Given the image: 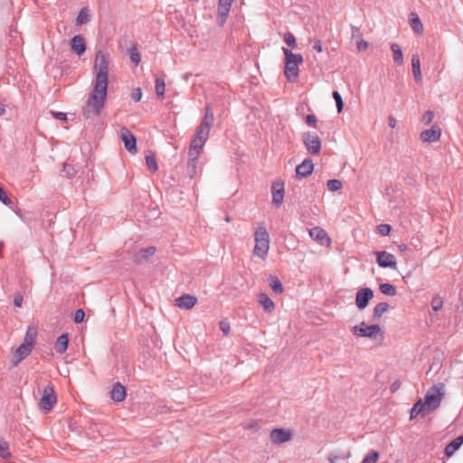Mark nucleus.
<instances>
[{"label": "nucleus", "mask_w": 463, "mask_h": 463, "mask_svg": "<svg viewBox=\"0 0 463 463\" xmlns=\"http://www.w3.org/2000/svg\"><path fill=\"white\" fill-rule=\"evenodd\" d=\"M391 50L393 54V61L397 65L403 63V53L399 44L392 43H391Z\"/></svg>", "instance_id": "c85d7f7f"}, {"label": "nucleus", "mask_w": 463, "mask_h": 463, "mask_svg": "<svg viewBox=\"0 0 463 463\" xmlns=\"http://www.w3.org/2000/svg\"><path fill=\"white\" fill-rule=\"evenodd\" d=\"M205 143L206 140H203L202 138L194 136L190 142V147L201 150Z\"/></svg>", "instance_id": "37998d69"}, {"label": "nucleus", "mask_w": 463, "mask_h": 463, "mask_svg": "<svg viewBox=\"0 0 463 463\" xmlns=\"http://www.w3.org/2000/svg\"><path fill=\"white\" fill-rule=\"evenodd\" d=\"M128 54L131 62L137 66L141 61V54L136 44L129 49Z\"/></svg>", "instance_id": "473e14b6"}, {"label": "nucleus", "mask_w": 463, "mask_h": 463, "mask_svg": "<svg viewBox=\"0 0 463 463\" xmlns=\"http://www.w3.org/2000/svg\"><path fill=\"white\" fill-rule=\"evenodd\" d=\"M400 386V383L398 382H394L392 385H391V392H394Z\"/></svg>", "instance_id": "69168bd1"}, {"label": "nucleus", "mask_w": 463, "mask_h": 463, "mask_svg": "<svg viewBox=\"0 0 463 463\" xmlns=\"http://www.w3.org/2000/svg\"><path fill=\"white\" fill-rule=\"evenodd\" d=\"M0 458L5 459L12 458L9 443L2 438H0Z\"/></svg>", "instance_id": "2f4dec72"}, {"label": "nucleus", "mask_w": 463, "mask_h": 463, "mask_svg": "<svg viewBox=\"0 0 463 463\" xmlns=\"http://www.w3.org/2000/svg\"><path fill=\"white\" fill-rule=\"evenodd\" d=\"M198 161L192 162L188 160L187 163V173L191 178H193L196 174Z\"/></svg>", "instance_id": "a18cd8bd"}, {"label": "nucleus", "mask_w": 463, "mask_h": 463, "mask_svg": "<svg viewBox=\"0 0 463 463\" xmlns=\"http://www.w3.org/2000/svg\"><path fill=\"white\" fill-rule=\"evenodd\" d=\"M380 454L376 450H372L371 452L367 453L361 463H376L379 459Z\"/></svg>", "instance_id": "4c0bfd02"}, {"label": "nucleus", "mask_w": 463, "mask_h": 463, "mask_svg": "<svg viewBox=\"0 0 463 463\" xmlns=\"http://www.w3.org/2000/svg\"><path fill=\"white\" fill-rule=\"evenodd\" d=\"M62 172H65L68 176H73L74 175V168L68 164L63 165Z\"/></svg>", "instance_id": "052dcab7"}, {"label": "nucleus", "mask_w": 463, "mask_h": 463, "mask_svg": "<svg viewBox=\"0 0 463 463\" xmlns=\"http://www.w3.org/2000/svg\"><path fill=\"white\" fill-rule=\"evenodd\" d=\"M23 300H24L23 295L21 293H17L14 298V307H21L22 304H23Z\"/></svg>", "instance_id": "13d9d810"}, {"label": "nucleus", "mask_w": 463, "mask_h": 463, "mask_svg": "<svg viewBox=\"0 0 463 463\" xmlns=\"http://www.w3.org/2000/svg\"><path fill=\"white\" fill-rule=\"evenodd\" d=\"M314 171V163L307 157L296 166V176L298 179L307 178Z\"/></svg>", "instance_id": "f8f14e48"}, {"label": "nucleus", "mask_w": 463, "mask_h": 463, "mask_svg": "<svg viewBox=\"0 0 463 463\" xmlns=\"http://www.w3.org/2000/svg\"><path fill=\"white\" fill-rule=\"evenodd\" d=\"M443 307V300L441 298L439 297H435L433 298V299L431 300V307L434 311H439Z\"/></svg>", "instance_id": "49530a36"}, {"label": "nucleus", "mask_w": 463, "mask_h": 463, "mask_svg": "<svg viewBox=\"0 0 463 463\" xmlns=\"http://www.w3.org/2000/svg\"><path fill=\"white\" fill-rule=\"evenodd\" d=\"M444 387L442 383L439 385H432L425 393L424 398L422 399L426 405L431 411H436L441 402V399L443 394L441 393V389Z\"/></svg>", "instance_id": "20e7f679"}, {"label": "nucleus", "mask_w": 463, "mask_h": 463, "mask_svg": "<svg viewBox=\"0 0 463 463\" xmlns=\"http://www.w3.org/2000/svg\"><path fill=\"white\" fill-rule=\"evenodd\" d=\"M85 312L83 309H77L73 316V321L76 324L81 323L84 320Z\"/></svg>", "instance_id": "8fccbe9b"}, {"label": "nucleus", "mask_w": 463, "mask_h": 463, "mask_svg": "<svg viewBox=\"0 0 463 463\" xmlns=\"http://www.w3.org/2000/svg\"><path fill=\"white\" fill-rule=\"evenodd\" d=\"M269 286L275 294H281L284 290L281 281L277 277H271Z\"/></svg>", "instance_id": "c9c22d12"}, {"label": "nucleus", "mask_w": 463, "mask_h": 463, "mask_svg": "<svg viewBox=\"0 0 463 463\" xmlns=\"http://www.w3.org/2000/svg\"><path fill=\"white\" fill-rule=\"evenodd\" d=\"M199 156V149L192 148L189 146L188 160H191L192 162L198 161Z\"/></svg>", "instance_id": "09e8293b"}, {"label": "nucleus", "mask_w": 463, "mask_h": 463, "mask_svg": "<svg viewBox=\"0 0 463 463\" xmlns=\"http://www.w3.org/2000/svg\"><path fill=\"white\" fill-rule=\"evenodd\" d=\"M411 69L414 80L416 82L422 80L420 71V60L418 54H413L411 57Z\"/></svg>", "instance_id": "393cba45"}, {"label": "nucleus", "mask_w": 463, "mask_h": 463, "mask_svg": "<svg viewBox=\"0 0 463 463\" xmlns=\"http://www.w3.org/2000/svg\"><path fill=\"white\" fill-rule=\"evenodd\" d=\"M90 21V14L87 7H82L76 17V24L81 25Z\"/></svg>", "instance_id": "c756f323"}, {"label": "nucleus", "mask_w": 463, "mask_h": 463, "mask_svg": "<svg viewBox=\"0 0 463 463\" xmlns=\"http://www.w3.org/2000/svg\"><path fill=\"white\" fill-rule=\"evenodd\" d=\"M356 47L359 51L366 50L368 47V43L364 40H360L356 43Z\"/></svg>", "instance_id": "680f3d73"}, {"label": "nucleus", "mask_w": 463, "mask_h": 463, "mask_svg": "<svg viewBox=\"0 0 463 463\" xmlns=\"http://www.w3.org/2000/svg\"><path fill=\"white\" fill-rule=\"evenodd\" d=\"M379 290L382 294L389 297H393L397 293L396 288L389 282L380 284Z\"/></svg>", "instance_id": "7c9ffc66"}, {"label": "nucleus", "mask_w": 463, "mask_h": 463, "mask_svg": "<svg viewBox=\"0 0 463 463\" xmlns=\"http://www.w3.org/2000/svg\"><path fill=\"white\" fill-rule=\"evenodd\" d=\"M292 439V433L289 430L277 428L272 430L270 439L275 444H281Z\"/></svg>", "instance_id": "4468645a"}, {"label": "nucleus", "mask_w": 463, "mask_h": 463, "mask_svg": "<svg viewBox=\"0 0 463 463\" xmlns=\"http://www.w3.org/2000/svg\"><path fill=\"white\" fill-rule=\"evenodd\" d=\"M96 76L93 83V91L90 95L82 109L85 119H93L100 115L104 108L108 94L109 61L101 51L96 53L95 63Z\"/></svg>", "instance_id": "f257e3e1"}, {"label": "nucleus", "mask_w": 463, "mask_h": 463, "mask_svg": "<svg viewBox=\"0 0 463 463\" xmlns=\"http://www.w3.org/2000/svg\"><path fill=\"white\" fill-rule=\"evenodd\" d=\"M219 326L224 335H228L230 334L231 326H230V323L228 320L224 319V320L220 321Z\"/></svg>", "instance_id": "de8ad7c7"}, {"label": "nucleus", "mask_w": 463, "mask_h": 463, "mask_svg": "<svg viewBox=\"0 0 463 463\" xmlns=\"http://www.w3.org/2000/svg\"><path fill=\"white\" fill-rule=\"evenodd\" d=\"M284 42L289 48H295L297 45V40L294 34L290 32H287L284 34Z\"/></svg>", "instance_id": "79ce46f5"}, {"label": "nucleus", "mask_w": 463, "mask_h": 463, "mask_svg": "<svg viewBox=\"0 0 463 463\" xmlns=\"http://www.w3.org/2000/svg\"><path fill=\"white\" fill-rule=\"evenodd\" d=\"M395 125H396V120L393 117L390 116L389 117V126L393 128H395Z\"/></svg>", "instance_id": "e2e57ef3"}, {"label": "nucleus", "mask_w": 463, "mask_h": 463, "mask_svg": "<svg viewBox=\"0 0 463 463\" xmlns=\"http://www.w3.org/2000/svg\"><path fill=\"white\" fill-rule=\"evenodd\" d=\"M257 298L258 302L262 306L265 312L271 313L274 310L275 304L266 293H260Z\"/></svg>", "instance_id": "b1692460"}, {"label": "nucleus", "mask_w": 463, "mask_h": 463, "mask_svg": "<svg viewBox=\"0 0 463 463\" xmlns=\"http://www.w3.org/2000/svg\"><path fill=\"white\" fill-rule=\"evenodd\" d=\"M418 415H419V414H418V412H416V411H414V408L412 407V408L411 409V411H410V418H411V420H412V419L416 418Z\"/></svg>", "instance_id": "338daca9"}, {"label": "nucleus", "mask_w": 463, "mask_h": 463, "mask_svg": "<svg viewBox=\"0 0 463 463\" xmlns=\"http://www.w3.org/2000/svg\"><path fill=\"white\" fill-rule=\"evenodd\" d=\"M156 93L159 99H164L165 92V82L162 78L156 79Z\"/></svg>", "instance_id": "72a5a7b5"}, {"label": "nucleus", "mask_w": 463, "mask_h": 463, "mask_svg": "<svg viewBox=\"0 0 463 463\" xmlns=\"http://www.w3.org/2000/svg\"><path fill=\"white\" fill-rule=\"evenodd\" d=\"M373 298V291L370 288H360L355 295V305L359 310L364 309Z\"/></svg>", "instance_id": "1a4fd4ad"}, {"label": "nucleus", "mask_w": 463, "mask_h": 463, "mask_svg": "<svg viewBox=\"0 0 463 463\" xmlns=\"http://www.w3.org/2000/svg\"><path fill=\"white\" fill-rule=\"evenodd\" d=\"M381 332V326L377 324L367 326L364 322L353 326L352 333L358 337L375 338Z\"/></svg>", "instance_id": "423d86ee"}, {"label": "nucleus", "mask_w": 463, "mask_h": 463, "mask_svg": "<svg viewBox=\"0 0 463 463\" xmlns=\"http://www.w3.org/2000/svg\"><path fill=\"white\" fill-rule=\"evenodd\" d=\"M313 50H315L317 52H323V45L319 39H315L313 42Z\"/></svg>", "instance_id": "bf43d9fd"}, {"label": "nucleus", "mask_w": 463, "mask_h": 463, "mask_svg": "<svg viewBox=\"0 0 463 463\" xmlns=\"http://www.w3.org/2000/svg\"><path fill=\"white\" fill-rule=\"evenodd\" d=\"M285 56L284 73L288 80L294 81L299 74L298 66L303 62V56L300 53H294L288 48L282 47Z\"/></svg>", "instance_id": "f03ea898"}, {"label": "nucleus", "mask_w": 463, "mask_h": 463, "mask_svg": "<svg viewBox=\"0 0 463 463\" xmlns=\"http://www.w3.org/2000/svg\"><path fill=\"white\" fill-rule=\"evenodd\" d=\"M272 203L279 207L282 204L284 200L285 189L284 183L281 181H275L271 185Z\"/></svg>", "instance_id": "9b49d317"}, {"label": "nucleus", "mask_w": 463, "mask_h": 463, "mask_svg": "<svg viewBox=\"0 0 463 463\" xmlns=\"http://www.w3.org/2000/svg\"><path fill=\"white\" fill-rule=\"evenodd\" d=\"M196 303L197 298L190 294H184L177 298V306L180 308L190 309L194 307Z\"/></svg>", "instance_id": "aec40b11"}, {"label": "nucleus", "mask_w": 463, "mask_h": 463, "mask_svg": "<svg viewBox=\"0 0 463 463\" xmlns=\"http://www.w3.org/2000/svg\"><path fill=\"white\" fill-rule=\"evenodd\" d=\"M33 348L27 346V345H20L13 354L12 357V365L17 366L23 360H24L27 356L32 353Z\"/></svg>", "instance_id": "2eb2a0df"}, {"label": "nucleus", "mask_w": 463, "mask_h": 463, "mask_svg": "<svg viewBox=\"0 0 463 463\" xmlns=\"http://www.w3.org/2000/svg\"><path fill=\"white\" fill-rule=\"evenodd\" d=\"M302 142L308 154L315 156L321 151V140L316 132H305L302 134Z\"/></svg>", "instance_id": "39448f33"}, {"label": "nucleus", "mask_w": 463, "mask_h": 463, "mask_svg": "<svg viewBox=\"0 0 463 463\" xmlns=\"http://www.w3.org/2000/svg\"><path fill=\"white\" fill-rule=\"evenodd\" d=\"M142 90L141 88H136L132 90V93H131V99L133 101L135 102H138L141 100L142 99Z\"/></svg>", "instance_id": "864d4df0"}, {"label": "nucleus", "mask_w": 463, "mask_h": 463, "mask_svg": "<svg viewBox=\"0 0 463 463\" xmlns=\"http://www.w3.org/2000/svg\"><path fill=\"white\" fill-rule=\"evenodd\" d=\"M441 130L438 126H432L420 133V138L423 142H434L439 139Z\"/></svg>", "instance_id": "a211bd4d"}, {"label": "nucleus", "mask_w": 463, "mask_h": 463, "mask_svg": "<svg viewBox=\"0 0 463 463\" xmlns=\"http://www.w3.org/2000/svg\"><path fill=\"white\" fill-rule=\"evenodd\" d=\"M232 2H233V0H219L217 24L220 26H222L225 24L228 14L230 13Z\"/></svg>", "instance_id": "ddd939ff"}, {"label": "nucleus", "mask_w": 463, "mask_h": 463, "mask_svg": "<svg viewBox=\"0 0 463 463\" xmlns=\"http://www.w3.org/2000/svg\"><path fill=\"white\" fill-rule=\"evenodd\" d=\"M400 252H405L408 250V246L404 243H402L398 246Z\"/></svg>", "instance_id": "0e129e2a"}, {"label": "nucleus", "mask_w": 463, "mask_h": 463, "mask_svg": "<svg viewBox=\"0 0 463 463\" xmlns=\"http://www.w3.org/2000/svg\"><path fill=\"white\" fill-rule=\"evenodd\" d=\"M57 402V397L54 392V389L51 385H47L44 387L43 392V396L39 402L40 409L47 413L49 412L54 406Z\"/></svg>", "instance_id": "0eeeda50"}, {"label": "nucleus", "mask_w": 463, "mask_h": 463, "mask_svg": "<svg viewBox=\"0 0 463 463\" xmlns=\"http://www.w3.org/2000/svg\"><path fill=\"white\" fill-rule=\"evenodd\" d=\"M306 124L311 128H317V117L314 114H307L306 116Z\"/></svg>", "instance_id": "603ef678"}, {"label": "nucleus", "mask_w": 463, "mask_h": 463, "mask_svg": "<svg viewBox=\"0 0 463 463\" xmlns=\"http://www.w3.org/2000/svg\"><path fill=\"white\" fill-rule=\"evenodd\" d=\"M213 122H214V116L209 115V116H204L203 118L200 125L211 130V128L213 125Z\"/></svg>", "instance_id": "c03bdc74"}, {"label": "nucleus", "mask_w": 463, "mask_h": 463, "mask_svg": "<svg viewBox=\"0 0 463 463\" xmlns=\"http://www.w3.org/2000/svg\"><path fill=\"white\" fill-rule=\"evenodd\" d=\"M0 202L5 205H10L12 203V200L7 196L3 187L0 188Z\"/></svg>", "instance_id": "5fc2aeb1"}, {"label": "nucleus", "mask_w": 463, "mask_h": 463, "mask_svg": "<svg viewBox=\"0 0 463 463\" xmlns=\"http://www.w3.org/2000/svg\"><path fill=\"white\" fill-rule=\"evenodd\" d=\"M36 340V332H32L29 328L24 335L22 345H27V346L33 348Z\"/></svg>", "instance_id": "f704fd0d"}, {"label": "nucleus", "mask_w": 463, "mask_h": 463, "mask_svg": "<svg viewBox=\"0 0 463 463\" xmlns=\"http://www.w3.org/2000/svg\"><path fill=\"white\" fill-rule=\"evenodd\" d=\"M146 164L147 168L151 172L155 173L157 171V169H158L157 162H156V158L154 155L146 156Z\"/></svg>", "instance_id": "e433bc0d"}, {"label": "nucleus", "mask_w": 463, "mask_h": 463, "mask_svg": "<svg viewBox=\"0 0 463 463\" xmlns=\"http://www.w3.org/2000/svg\"><path fill=\"white\" fill-rule=\"evenodd\" d=\"M391 230H392V227H391L390 224H381V225L378 226L379 233L382 236L389 235Z\"/></svg>", "instance_id": "6e6d98bb"}, {"label": "nucleus", "mask_w": 463, "mask_h": 463, "mask_svg": "<svg viewBox=\"0 0 463 463\" xmlns=\"http://www.w3.org/2000/svg\"><path fill=\"white\" fill-rule=\"evenodd\" d=\"M156 253V247L148 246L146 248L140 249L133 256V261L137 264H142L148 260Z\"/></svg>", "instance_id": "dca6fc26"}, {"label": "nucleus", "mask_w": 463, "mask_h": 463, "mask_svg": "<svg viewBox=\"0 0 463 463\" xmlns=\"http://www.w3.org/2000/svg\"><path fill=\"white\" fill-rule=\"evenodd\" d=\"M120 133L126 150L132 155L136 154L137 152L136 137L127 128H122Z\"/></svg>", "instance_id": "9d476101"}, {"label": "nucleus", "mask_w": 463, "mask_h": 463, "mask_svg": "<svg viewBox=\"0 0 463 463\" xmlns=\"http://www.w3.org/2000/svg\"><path fill=\"white\" fill-rule=\"evenodd\" d=\"M374 255L376 257V263L380 268L392 269H397V261L393 254L386 250H380L375 251Z\"/></svg>", "instance_id": "6e6552de"}, {"label": "nucleus", "mask_w": 463, "mask_h": 463, "mask_svg": "<svg viewBox=\"0 0 463 463\" xmlns=\"http://www.w3.org/2000/svg\"><path fill=\"white\" fill-rule=\"evenodd\" d=\"M126 387L120 383H114L110 391V398L116 402H121L126 399Z\"/></svg>", "instance_id": "6ab92c4d"}, {"label": "nucleus", "mask_w": 463, "mask_h": 463, "mask_svg": "<svg viewBox=\"0 0 463 463\" xmlns=\"http://www.w3.org/2000/svg\"><path fill=\"white\" fill-rule=\"evenodd\" d=\"M71 48L78 56H81L86 52V42L81 34L74 35L71 39Z\"/></svg>", "instance_id": "f3484780"}, {"label": "nucleus", "mask_w": 463, "mask_h": 463, "mask_svg": "<svg viewBox=\"0 0 463 463\" xmlns=\"http://www.w3.org/2000/svg\"><path fill=\"white\" fill-rule=\"evenodd\" d=\"M409 23L411 27L413 29V31L417 33H422L423 32V25L422 23L415 13H411L409 15Z\"/></svg>", "instance_id": "a878e982"}, {"label": "nucleus", "mask_w": 463, "mask_h": 463, "mask_svg": "<svg viewBox=\"0 0 463 463\" xmlns=\"http://www.w3.org/2000/svg\"><path fill=\"white\" fill-rule=\"evenodd\" d=\"M255 246L253 253L261 260H266L269 250V235L265 226L260 225L254 233Z\"/></svg>", "instance_id": "7ed1b4c3"}, {"label": "nucleus", "mask_w": 463, "mask_h": 463, "mask_svg": "<svg viewBox=\"0 0 463 463\" xmlns=\"http://www.w3.org/2000/svg\"><path fill=\"white\" fill-rule=\"evenodd\" d=\"M390 308L387 302H380L373 307V320H378L385 312Z\"/></svg>", "instance_id": "bb28decb"}, {"label": "nucleus", "mask_w": 463, "mask_h": 463, "mask_svg": "<svg viewBox=\"0 0 463 463\" xmlns=\"http://www.w3.org/2000/svg\"><path fill=\"white\" fill-rule=\"evenodd\" d=\"M463 444V435H459L449 442L444 449L447 457H451Z\"/></svg>", "instance_id": "412c9836"}, {"label": "nucleus", "mask_w": 463, "mask_h": 463, "mask_svg": "<svg viewBox=\"0 0 463 463\" xmlns=\"http://www.w3.org/2000/svg\"><path fill=\"white\" fill-rule=\"evenodd\" d=\"M309 235L313 240L319 242L321 245L324 244L325 241L327 242L330 241V238L327 236V233L320 227H315L309 230Z\"/></svg>", "instance_id": "4be33fe9"}, {"label": "nucleus", "mask_w": 463, "mask_h": 463, "mask_svg": "<svg viewBox=\"0 0 463 463\" xmlns=\"http://www.w3.org/2000/svg\"><path fill=\"white\" fill-rule=\"evenodd\" d=\"M69 345V334L62 333L54 344V349L57 354H62L66 352Z\"/></svg>", "instance_id": "5701e85b"}, {"label": "nucleus", "mask_w": 463, "mask_h": 463, "mask_svg": "<svg viewBox=\"0 0 463 463\" xmlns=\"http://www.w3.org/2000/svg\"><path fill=\"white\" fill-rule=\"evenodd\" d=\"M51 114L52 115V117L56 119H59V120H61V121H67L68 119V116L66 113L64 112H61V111H51Z\"/></svg>", "instance_id": "4d7b16f0"}, {"label": "nucleus", "mask_w": 463, "mask_h": 463, "mask_svg": "<svg viewBox=\"0 0 463 463\" xmlns=\"http://www.w3.org/2000/svg\"><path fill=\"white\" fill-rule=\"evenodd\" d=\"M210 129L199 125L196 128V132L194 134V137H200L203 140H208L209 135H210Z\"/></svg>", "instance_id": "58836bf2"}, {"label": "nucleus", "mask_w": 463, "mask_h": 463, "mask_svg": "<svg viewBox=\"0 0 463 463\" xmlns=\"http://www.w3.org/2000/svg\"><path fill=\"white\" fill-rule=\"evenodd\" d=\"M332 97L335 101L337 112H342L345 104L341 97V94L337 90H334L332 93Z\"/></svg>", "instance_id": "ea45409f"}, {"label": "nucleus", "mask_w": 463, "mask_h": 463, "mask_svg": "<svg viewBox=\"0 0 463 463\" xmlns=\"http://www.w3.org/2000/svg\"><path fill=\"white\" fill-rule=\"evenodd\" d=\"M434 118V112L431 111V110H428L426 111L423 115H422V118H421V121L426 124V125H429L431 123V121L433 120Z\"/></svg>", "instance_id": "3c124183"}, {"label": "nucleus", "mask_w": 463, "mask_h": 463, "mask_svg": "<svg viewBox=\"0 0 463 463\" xmlns=\"http://www.w3.org/2000/svg\"><path fill=\"white\" fill-rule=\"evenodd\" d=\"M5 106L4 103L0 102V116L5 115Z\"/></svg>", "instance_id": "774afa93"}, {"label": "nucleus", "mask_w": 463, "mask_h": 463, "mask_svg": "<svg viewBox=\"0 0 463 463\" xmlns=\"http://www.w3.org/2000/svg\"><path fill=\"white\" fill-rule=\"evenodd\" d=\"M414 411L420 414L421 418H424L427 414L431 412L429 407L426 405L422 399H419L412 406Z\"/></svg>", "instance_id": "cd10ccee"}, {"label": "nucleus", "mask_w": 463, "mask_h": 463, "mask_svg": "<svg viewBox=\"0 0 463 463\" xmlns=\"http://www.w3.org/2000/svg\"><path fill=\"white\" fill-rule=\"evenodd\" d=\"M327 189L331 192H336L343 186L342 183L338 179H330L327 181Z\"/></svg>", "instance_id": "a19ab883"}]
</instances>
